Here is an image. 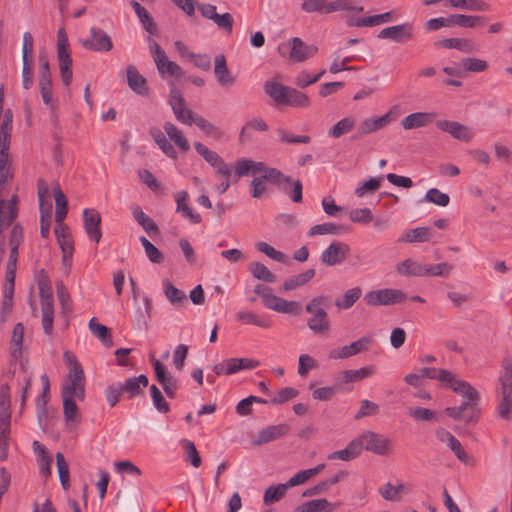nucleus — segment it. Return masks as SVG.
Returning a JSON list of instances; mask_svg holds the SVG:
<instances>
[{
	"instance_id": "obj_1",
	"label": "nucleus",
	"mask_w": 512,
	"mask_h": 512,
	"mask_svg": "<svg viewBox=\"0 0 512 512\" xmlns=\"http://www.w3.org/2000/svg\"><path fill=\"white\" fill-rule=\"evenodd\" d=\"M419 371L423 380L425 378L438 380L441 387L451 389L462 396L463 403L460 406L445 409L449 417L454 420H463L465 423L476 421L479 412L477 408L479 394L474 387L448 370L425 367Z\"/></svg>"
},
{
	"instance_id": "obj_2",
	"label": "nucleus",
	"mask_w": 512,
	"mask_h": 512,
	"mask_svg": "<svg viewBox=\"0 0 512 512\" xmlns=\"http://www.w3.org/2000/svg\"><path fill=\"white\" fill-rule=\"evenodd\" d=\"M63 359L69 370L61 389L63 413L66 421L74 422L78 419V407L75 399L80 401L85 399V375L81 364L72 352L65 351Z\"/></svg>"
},
{
	"instance_id": "obj_3",
	"label": "nucleus",
	"mask_w": 512,
	"mask_h": 512,
	"mask_svg": "<svg viewBox=\"0 0 512 512\" xmlns=\"http://www.w3.org/2000/svg\"><path fill=\"white\" fill-rule=\"evenodd\" d=\"M234 169L238 178L248 175L253 176L251 181V196L253 198H260L267 191L266 182L281 184L290 181V177L261 161L241 158L235 162Z\"/></svg>"
},
{
	"instance_id": "obj_4",
	"label": "nucleus",
	"mask_w": 512,
	"mask_h": 512,
	"mask_svg": "<svg viewBox=\"0 0 512 512\" xmlns=\"http://www.w3.org/2000/svg\"><path fill=\"white\" fill-rule=\"evenodd\" d=\"M23 239V230L19 225H15L10 232V255L9 260L6 266L5 273V290H4V300H3V308L11 309L12 306V294L14 291V280L16 273V264L18 258V248Z\"/></svg>"
},
{
	"instance_id": "obj_5",
	"label": "nucleus",
	"mask_w": 512,
	"mask_h": 512,
	"mask_svg": "<svg viewBox=\"0 0 512 512\" xmlns=\"http://www.w3.org/2000/svg\"><path fill=\"white\" fill-rule=\"evenodd\" d=\"M11 424V395L8 384L0 388V461L8 457Z\"/></svg>"
},
{
	"instance_id": "obj_6",
	"label": "nucleus",
	"mask_w": 512,
	"mask_h": 512,
	"mask_svg": "<svg viewBox=\"0 0 512 512\" xmlns=\"http://www.w3.org/2000/svg\"><path fill=\"white\" fill-rule=\"evenodd\" d=\"M326 299L324 296L313 297L306 304V311L311 314V317L307 321L309 329L318 335L327 334L330 330V321L328 314L324 308Z\"/></svg>"
},
{
	"instance_id": "obj_7",
	"label": "nucleus",
	"mask_w": 512,
	"mask_h": 512,
	"mask_svg": "<svg viewBox=\"0 0 512 512\" xmlns=\"http://www.w3.org/2000/svg\"><path fill=\"white\" fill-rule=\"evenodd\" d=\"M359 443L360 451L363 449L377 455H389L394 450L393 440L372 431H365L356 437Z\"/></svg>"
},
{
	"instance_id": "obj_8",
	"label": "nucleus",
	"mask_w": 512,
	"mask_h": 512,
	"mask_svg": "<svg viewBox=\"0 0 512 512\" xmlns=\"http://www.w3.org/2000/svg\"><path fill=\"white\" fill-rule=\"evenodd\" d=\"M57 57L63 83L68 86L72 80V58L67 34L60 29L57 34Z\"/></svg>"
},
{
	"instance_id": "obj_9",
	"label": "nucleus",
	"mask_w": 512,
	"mask_h": 512,
	"mask_svg": "<svg viewBox=\"0 0 512 512\" xmlns=\"http://www.w3.org/2000/svg\"><path fill=\"white\" fill-rule=\"evenodd\" d=\"M168 104L171 107L176 120L184 125L191 126L197 113L188 108L182 92L176 87L175 82H171V90L168 98Z\"/></svg>"
},
{
	"instance_id": "obj_10",
	"label": "nucleus",
	"mask_w": 512,
	"mask_h": 512,
	"mask_svg": "<svg viewBox=\"0 0 512 512\" xmlns=\"http://www.w3.org/2000/svg\"><path fill=\"white\" fill-rule=\"evenodd\" d=\"M406 295L399 289L384 288L373 290L365 294L364 301L370 306H386L401 303Z\"/></svg>"
},
{
	"instance_id": "obj_11",
	"label": "nucleus",
	"mask_w": 512,
	"mask_h": 512,
	"mask_svg": "<svg viewBox=\"0 0 512 512\" xmlns=\"http://www.w3.org/2000/svg\"><path fill=\"white\" fill-rule=\"evenodd\" d=\"M260 366V362L251 358H229L213 366L216 375H233L242 370H252Z\"/></svg>"
},
{
	"instance_id": "obj_12",
	"label": "nucleus",
	"mask_w": 512,
	"mask_h": 512,
	"mask_svg": "<svg viewBox=\"0 0 512 512\" xmlns=\"http://www.w3.org/2000/svg\"><path fill=\"white\" fill-rule=\"evenodd\" d=\"M41 310H42V327L46 335L53 332L54 307L51 288L44 283H40Z\"/></svg>"
},
{
	"instance_id": "obj_13",
	"label": "nucleus",
	"mask_w": 512,
	"mask_h": 512,
	"mask_svg": "<svg viewBox=\"0 0 512 512\" xmlns=\"http://www.w3.org/2000/svg\"><path fill=\"white\" fill-rule=\"evenodd\" d=\"M140 23L142 24L145 31L148 32L147 42L150 48V52L154 59L157 69L160 71V45L153 38L157 34V25L151 18L148 11L144 8L141 12L137 13Z\"/></svg>"
},
{
	"instance_id": "obj_14",
	"label": "nucleus",
	"mask_w": 512,
	"mask_h": 512,
	"mask_svg": "<svg viewBox=\"0 0 512 512\" xmlns=\"http://www.w3.org/2000/svg\"><path fill=\"white\" fill-rule=\"evenodd\" d=\"M350 254V246L342 241H332L321 253L320 260L327 266L343 263Z\"/></svg>"
},
{
	"instance_id": "obj_15",
	"label": "nucleus",
	"mask_w": 512,
	"mask_h": 512,
	"mask_svg": "<svg viewBox=\"0 0 512 512\" xmlns=\"http://www.w3.org/2000/svg\"><path fill=\"white\" fill-rule=\"evenodd\" d=\"M372 337L364 336L349 345L332 349L329 352V358L333 360L347 359L359 353L365 352L372 344Z\"/></svg>"
},
{
	"instance_id": "obj_16",
	"label": "nucleus",
	"mask_w": 512,
	"mask_h": 512,
	"mask_svg": "<svg viewBox=\"0 0 512 512\" xmlns=\"http://www.w3.org/2000/svg\"><path fill=\"white\" fill-rule=\"evenodd\" d=\"M263 305L269 309L278 313L299 315L302 311V307L297 301L285 300L275 294L272 291L265 295V299L262 301Z\"/></svg>"
},
{
	"instance_id": "obj_17",
	"label": "nucleus",
	"mask_w": 512,
	"mask_h": 512,
	"mask_svg": "<svg viewBox=\"0 0 512 512\" xmlns=\"http://www.w3.org/2000/svg\"><path fill=\"white\" fill-rule=\"evenodd\" d=\"M378 38L389 39L397 43L407 42L413 38V24L405 22L386 27L379 32Z\"/></svg>"
},
{
	"instance_id": "obj_18",
	"label": "nucleus",
	"mask_w": 512,
	"mask_h": 512,
	"mask_svg": "<svg viewBox=\"0 0 512 512\" xmlns=\"http://www.w3.org/2000/svg\"><path fill=\"white\" fill-rule=\"evenodd\" d=\"M437 127L450 134L453 138L463 142L471 141L475 135L473 129L457 121L439 120Z\"/></svg>"
},
{
	"instance_id": "obj_19",
	"label": "nucleus",
	"mask_w": 512,
	"mask_h": 512,
	"mask_svg": "<svg viewBox=\"0 0 512 512\" xmlns=\"http://www.w3.org/2000/svg\"><path fill=\"white\" fill-rule=\"evenodd\" d=\"M211 167L214 169L215 174L219 179L214 184L213 189L217 194L222 195L231 186V179L233 177L232 169L230 165L224 161L223 158H221L216 164L212 165Z\"/></svg>"
},
{
	"instance_id": "obj_20",
	"label": "nucleus",
	"mask_w": 512,
	"mask_h": 512,
	"mask_svg": "<svg viewBox=\"0 0 512 512\" xmlns=\"http://www.w3.org/2000/svg\"><path fill=\"white\" fill-rule=\"evenodd\" d=\"M9 139L0 138V197L5 195L6 182L12 178Z\"/></svg>"
},
{
	"instance_id": "obj_21",
	"label": "nucleus",
	"mask_w": 512,
	"mask_h": 512,
	"mask_svg": "<svg viewBox=\"0 0 512 512\" xmlns=\"http://www.w3.org/2000/svg\"><path fill=\"white\" fill-rule=\"evenodd\" d=\"M91 39L83 42V46L87 49L97 52H108L112 49L113 44L108 34L100 28L92 27L90 30Z\"/></svg>"
},
{
	"instance_id": "obj_22",
	"label": "nucleus",
	"mask_w": 512,
	"mask_h": 512,
	"mask_svg": "<svg viewBox=\"0 0 512 512\" xmlns=\"http://www.w3.org/2000/svg\"><path fill=\"white\" fill-rule=\"evenodd\" d=\"M290 59L293 62H303L311 57H313L318 48L315 45H307L304 41H302L298 37H294L290 40Z\"/></svg>"
},
{
	"instance_id": "obj_23",
	"label": "nucleus",
	"mask_w": 512,
	"mask_h": 512,
	"mask_svg": "<svg viewBox=\"0 0 512 512\" xmlns=\"http://www.w3.org/2000/svg\"><path fill=\"white\" fill-rule=\"evenodd\" d=\"M83 221L85 232L88 235L89 239L96 243H99L102 237V232L100 229V214L94 209H84Z\"/></svg>"
},
{
	"instance_id": "obj_24",
	"label": "nucleus",
	"mask_w": 512,
	"mask_h": 512,
	"mask_svg": "<svg viewBox=\"0 0 512 512\" xmlns=\"http://www.w3.org/2000/svg\"><path fill=\"white\" fill-rule=\"evenodd\" d=\"M395 115V108H392L384 115L364 119L360 125V133L367 135L386 127L395 119Z\"/></svg>"
},
{
	"instance_id": "obj_25",
	"label": "nucleus",
	"mask_w": 512,
	"mask_h": 512,
	"mask_svg": "<svg viewBox=\"0 0 512 512\" xmlns=\"http://www.w3.org/2000/svg\"><path fill=\"white\" fill-rule=\"evenodd\" d=\"M411 491L410 484L397 481L395 484L388 482L379 489L380 495L387 501H400L403 495Z\"/></svg>"
},
{
	"instance_id": "obj_26",
	"label": "nucleus",
	"mask_w": 512,
	"mask_h": 512,
	"mask_svg": "<svg viewBox=\"0 0 512 512\" xmlns=\"http://www.w3.org/2000/svg\"><path fill=\"white\" fill-rule=\"evenodd\" d=\"M435 116L432 112H414L402 119L401 126L404 130L423 128L431 124Z\"/></svg>"
},
{
	"instance_id": "obj_27",
	"label": "nucleus",
	"mask_w": 512,
	"mask_h": 512,
	"mask_svg": "<svg viewBox=\"0 0 512 512\" xmlns=\"http://www.w3.org/2000/svg\"><path fill=\"white\" fill-rule=\"evenodd\" d=\"M174 199L177 204V212L181 213L185 219L193 224H198L201 222V216L196 213L188 204V193L185 190L177 191L174 194Z\"/></svg>"
},
{
	"instance_id": "obj_28",
	"label": "nucleus",
	"mask_w": 512,
	"mask_h": 512,
	"mask_svg": "<svg viewBox=\"0 0 512 512\" xmlns=\"http://www.w3.org/2000/svg\"><path fill=\"white\" fill-rule=\"evenodd\" d=\"M174 199L177 204V212L181 213L185 219L193 224H198L201 222V216L196 213L188 204V193L185 190L177 191L174 194Z\"/></svg>"
},
{
	"instance_id": "obj_29",
	"label": "nucleus",
	"mask_w": 512,
	"mask_h": 512,
	"mask_svg": "<svg viewBox=\"0 0 512 512\" xmlns=\"http://www.w3.org/2000/svg\"><path fill=\"white\" fill-rule=\"evenodd\" d=\"M127 84L129 88L140 96H147L149 88L146 79L139 73L135 65L130 64L127 67Z\"/></svg>"
},
{
	"instance_id": "obj_30",
	"label": "nucleus",
	"mask_w": 512,
	"mask_h": 512,
	"mask_svg": "<svg viewBox=\"0 0 512 512\" xmlns=\"http://www.w3.org/2000/svg\"><path fill=\"white\" fill-rule=\"evenodd\" d=\"M214 75L218 84L222 87L232 86L236 81V77L228 70L226 58L223 54H219L215 57Z\"/></svg>"
},
{
	"instance_id": "obj_31",
	"label": "nucleus",
	"mask_w": 512,
	"mask_h": 512,
	"mask_svg": "<svg viewBox=\"0 0 512 512\" xmlns=\"http://www.w3.org/2000/svg\"><path fill=\"white\" fill-rule=\"evenodd\" d=\"M289 426L287 424H278L268 426L258 432L254 444L262 445L276 439H279L289 432Z\"/></svg>"
},
{
	"instance_id": "obj_32",
	"label": "nucleus",
	"mask_w": 512,
	"mask_h": 512,
	"mask_svg": "<svg viewBox=\"0 0 512 512\" xmlns=\"http://www.w3.org/2000/svg\"><path fill=\"white\" fill-rule=\"evenodd\" d=\"M393 20V12H385L382 14L365 16L359 18H350L347 20L349 26L355 27H373Z\"/></svg>"
},
{
	"instance_id": "obj_33",
	"label": "nucleus",
	"mask_w": 512,
	"mask_h": 512,
	"mask_svg": "<svg viewBox=\"0 0 512 512\" xmlns=\"http://www.w3.org/2000/svg\"><path fill=\"white\" fill-rule=\"evenodd\" d=\"M396 271L405 277H425V263L408 258L397 264Z\"/></svg>"
},
{
	"instance_id": "obj_34",
	"label": "nucleus",
	"mask_w": 512,
	"mask_h": 512,
	"mask_svg": "<svg viewBox=\"0 0 512 512\" xmlns=\"http://www.w3.org/2000/svg\"><path fill=\"white\" fill-rule=\"evenodd\" d=\"M340 503H331L325 498L310 500L298 505L294 512H332Z\"/></svg>"
},
{
	"instance_id": "obj_35",
	"label": "nucleus",
	"mask_w": 512,
	"mask_h": 512,
	"mask_svg": "<svg viewBox=\"0 0 512 512\" xmlns=\"http://www.w3.org/2000/svg\"><path fill=\"white\" fill-rule=\"evenodd\" d=\"M374 373L375 367L372 365L364 366L355 370H344L339 374L338 382L341 384L359 382L371 377Z\"/></svg>"
},
{
	"instance_id": "obj_36",
	"label": "nucleus",
	"mask_w": 512,
	"mask_h": 512,
	"mask_svg": "<svg viewBox=\"0 0 512 512\" xmlns=\"http://www.w3.org/2000/svg\"><path fill=\"white\" fill-rule=\"evenodd\" d=\"M439 46L446 49H456L466 54L477 50L476 44L469 38H446L439 42Z\"/></svg>"
},
{
	"instance_id": "obj_37",
	"label": "nucleus",
	"mask_w": 512,
	"mask_h": 512,
	"mask_svg": "<svg viewBox=\"0 0 512 512\" xmlns=\"http://www.w3.org/2000/svg\"><path fill=\"white\" fill-rule=\"evenodd\" d=\"M289 88L275 79L268 80L264 84L265 93L278 105H283Z\"/></svg>"
},
{
	"instance_id": "obj_38",
	"label": "nucleus",
	"mask_w": 512,
	"mask_h": 512,
	"mask_svg": "<svg viewBox=\"0 0 512 512\" xmlns=\"http://www.w3.org/2000/svg\"><path fill=\"white\" fill-rule=\"evenodd\" d=\"M193 124H195L205 136L212 138L215 141H220L224 138L225 134L223 130L209 122L204 117L197 114V116L193 120Z\"/></svg>"
},
{
	"instance_id": "obj_39",
	"label": "nucleus",
	"mask_w": 512,
	"mask_h": 512,
	"mask_svg": "<svg viewBox=\"0 0 512 512\" xmlns=\"http://www.w3.org/2000/svg\"><path fill=\"white\" fill-rule=\"evenodd\" d=\"M356 126V118L354 116H346L337 121L329 130L328 136L330 138L338 139L351 131Z\"/></svg>"
},
{
	"instance_id": "obj_40",
	"label": "nucleus",
	"mask_w": 512,
	"mask_h": 512,
	"mask_svg": "<svg viewBox=\"0 0 512 512\" xmlns=\"http://www.w3.org/2000/svg\"><path fill=\"white\" fill-rule=\"evenodd\" d=\"M360 446L356 438L351 440L344 449L328 454L329 460L351 461L360 455Z\"/></svg>"
},
{
	"instance_id": "obj_41",
	"label": "nucleus",
	"mask_w": 512,
	"mask_h": 512,
	"mask_svg": "<svg viewBox=\"0 0 512 512\" xmlns=\"http://www.w3.org/2000/svg\"><path fill=\"white\" fill-rule=\"evenodd\" d=\"M4 88L0 87V138L10 139L12 130V111L10 109L3 113Z\"/></svg>"
},
{
	"instance_id": "obj_42",
	"label": "nucleus",
	"mask_w": 512,
	"mask_h": 512,
	"mask_svg": "<svg viewBox=\"0 0 512 512\" xmlns=\"http://www.w3.org/2000/svg\"><path fill=\"white\" fill-rule=\"evenodd\" d=\"M164 130L169 139L174 142L180 151L187 152L189 150L190 144L181 129L173 123L167 122L164 125Z\"/></svg>"
},
{
	"instance_id": "obj_43",
	"label": "nucleus",
	"mask_w": 512,
	"mask_h": 512,
	"mask_svg": "<svg viewBox=\"0 0 512 512\" xmlns=\"http://www.w3.org/2000/svg\"><path fill=\"white\" fill-rule=\"evenodd\" d=\"M314 276V269H308L300 274L291 276L284 281L282 285V291L288 292L300 288L310 282Z\"/></svg>"
},
{
	"instance_id": "obj_44",
	"label": "nucleus",
	"mask_w": 512,
	"mask_h": 512,
	"mask_svg": "<svg viewBox=\"0 0 512 512\" xmlns=\"http://www.w3.org/2000/svg\"><path fill=\"white\" fill-rule=\"evenodd\" d=\"M447 5L471 12L488 11L490 5L484 0H447Z\"/></svg>"
},
{
	"instance_id": "obj_45",
	"label": "nucleus",
	"mask_w": 512,
	"mask_h": 512,
	"mask_svg": "<svg viewBox=\"0 0 512 512\" xmlns=\"http://www.w3.org/2000/svg\"><path fill=\"white\" fill-rule=\"evenodd\" d=\"M52 190H53V195H54L55 204H56L55 221L56 222L64 221V219L68 213L67 198L58 184L55 185L52 188Z\"/></svg>"
},
{
	"instance_id": "obj_46",
	"label": "nucleus",
	"mask_w": 512,
	"mask_h": 512,
	"mask_svg": "<svg viewBox=\"0 0 512 512\" xmlns=\"http://www.w3.org/2000/svg\"><path fill=\"white\" fill-rule=\"evenodd\" d=\"M236 318L244 324L255 325L261 328H269L271 323L268 319L257 315L249 310H240L236 314Z\"/></svg>"
},
{
	"instance_id": "obj_47",
	"label": "nucleus",
	"mask_w": 512,
	"mask_h": 512,
	"mask_svg": "<svg viewBox=\"0 0 512 512\" xmlns=\"http://www.w3.org/2000/svg\"><path fill=\"white\" fill-rule=\"evenodd\" d=\"M324 468V464H319L314 468L299 471L286 482V486L291 488L303 484L313 476L320 473Z\"/></svg>"
},
{
	"instance_id": "obj_48",
	"label": "nucleus",
	"mask_w": 512,
	"mask_h": 512,
	"mask_svg": "<svg viewBox=\"0 0 512 512\" xmlns=\"http://www.w3.org/2000/svg\"><path fill=\"white\" fill-rule=\"evenodd\" d=\"M120 385L123 388V392L128 393L131 398L140 393L141 387H146L148 385V378L145 375H140L138 377L129 378L125 383Z\"/></svg>"
},
{
	"instance_id": "obj_49",
	"label": "nucleus",
	"mask_w": 512,
	"mask_h": 512,
	"mask_svg": "<svg viewBox=\"0 0 512 512\" xmlns=\"http://www.w3.org/2000/svg\"><path fill=\"white\" fill-rule=\"evenodd\" d=\"M248 270L254 278L267 282L273 283L276 280V275L273 274L263 263L252 262L248 266Z\"/></svg>"
},
{
	"instance_id": "obj_50",
	"label": "nucleus",
	"mask_w": 512,
	"mask_h": 512,
	"mask_svg": "<svg viewBox=\"0 0 512 512\" xmlns=\"http://www.w3.org/2000/svg\"><path fill=\"white\" fill-rule=\"evenodd\" d=\"M24 336V326L22 323H17L12 331L10 350L13 358L17 359L22 353V342Z\"/></svg>"
},
{
	"instance_id": "obj_51",
	"label": "nucleus",
	"mask_w": 512,
	"mask_h": 512,
	"mask_svg": "<svg viewBox=\"0 0 512 512\" xmlns=\"http://www.w3.org/2000/svg\"><path fill=\"white\" fill-rule=\"evenodd\" d=\"M40 212H41V225L40 232L43 238H48L50 233L52 205L43 203V196L40 193Z\"/></svg>"
},
{
	"instance_id": "obj_52",
	"label": "nucleus",
	"mask_w": 512,
	"mask_h": 512,
	"mask_svg": "<svg viewBox=\"0 0 512 512\" xmlns=\"http://www.w3.org/2000/svg\"><path fill=\"white\" fill-rule=\"evenodd\" d=\"M288 488L289 487L286 486V483L269 486L264 492V504L271 505L279 501L285 496Z\"/></svg>"
},
{
	"instance_id": "obj_53",
	"label": "nucleus",
	"mask_w": 512,
	"mask_h": 512,
	"mask_svg": "<svg viewBox=\"0 0 512 512\" xmlns=\"http://www.w3.org/2000/svg\"><path fill=\"white\" fill-rule=\"evenodd\" d=\"M310 104L309 97L294 88H289L283 105H289L293 107H308Z\"/></svg>"
},
{
	"instance_id": "obj_54",
	"label": "nucleus",
	"mask_w": 512,
	"mask_h": 512,
	"mask_svg": "<svg viewBox=\"0 0 512 512\" xmlns=\"http://www.w3.org/2000/svg\"><path fill=\"white\" fill-rule=\"evenodd\" d=\"M362 290L359 287H354L347 290L341 298L336 299L335 305L339 309H349L361 297Z\"/></svg>"
},
{
	"instance_id": "obj_55",
	"label": "nucleus",
	"mask_w": 512,
	"mask_h": 512,
	"mask_svg": "<svg viewBox=\"0 0 512 512\" xmlns=\"http://www.w3.org/2000/svg\"><path fill=\"white\" fill-rule=\"evenodd\" d=\"M182 447L184 450V460L193 467L198 468L201 465V457L195 444L190 440H183Z\"/></svg>"
},
{
	"instance_id": "obj_56",
	"label": "nucleus",
	"mask_w": 512,
	"mask_h": 512,
	"mask_svg": "<svg viewBox=\"0 0 512 512\" xmlns=\"http://www.w3.org/2000/svg\"><path fill=\"white\" fill-rule=\"evenodd\" d=\"M485 18L479 15L456 14L453 15V23L462 28H475L483 24Z\"/></svg>"
},
{
	"instance_id": "obj_57",
	"label": "nucleus",
	"mask_w": 512,
	"mask_h": 512,
	"mask_svg": "<svg viewBox=\"0 0 512 512\" xmlns=\"http://www.w3.org/2000/svg\"><path fill=\"white\" fill-rule=\"evenodd\" d=\"M422 202L433 203L440 207H446L450 202V197L448 194L441 192L437 188H431L426 192Z\"/></svg>"
},
{
	"instance_id": "obj_58",
	"label": "nucleus",
	"mask_w": 512,
	"mask_h": 512,
	"mask_svg": "<svg viewBox=\"0 0 512 512\" xmlns=\"http://www.w3.org/2000/svg\"><path fill=\"white\" fill-rule=\"evenodd\" d=\"M89 329L95 337L102 341L104 345H111L109 329L106 326L100 324L96 318H92L89 321Z\"/></svg>"
},
{
	"instance_id": "obj_59",
	"label": "nucleus",
	"mask_w": 512,
	"mask_h": 512,
	"mask_svg": "<svg viewBox=\"0 0 512 512\" xmlns=\"http://www.w3.org/2000/svg\"><path fill=\"white\" fill-rule=\"evenodd\" d=\"M164 294L169 302L174 306H182L187 303L185 292L179 290L170 283L166 284Z\"/></svg>"
},
{
	"instance_id": "obj_60",
	"label": "nucleus",
	"mask_w": 512,
	"mask_h": 512,
	"mask_svg": "<svg viewBox=\"0 0 512 512\" xmlns=\"http://www.w3.org/2000/svg\"><path fill=\"white\" fill-rule=\"evenodd\" d=\"M430 239V230L427 227H417L409 230L401 238V241L414 243V242H426Z\"/></svg>"
},
{
	"instance_id": "obj_61",
	"label": "nucleus",
	"mask_w": 512,
	"mask_h": 512,
	"mask_svg": "<svg viewBox=\"0 0 512 512\" xmlns=\"http://www.w3.org/2000/svg\"><path fill=\"white\" fill-rule=\"evenodd\" d=\"M179 387V381L171 373L167 372L162 366V389L165 394L173 398L175 397L176 391Z\"/></svg>"
},
{
	"instance_id": "obj_62",
	"label": "nucleus",
	"mask_w": 512,
	"mask_h": 512,
	"mask_svg": "<svg viewBox=\"0 0 512 512\" xmlns=\"http://www.w3.org/2000/svg\"><path fill=\"white\" fill-rule=\"evenodd\" d=\"M349 219L356 224L367 225L371 223L374 218L370 208H355L349 212Z\"/></svg>"
},
{
	"instance_id": "obj_63",
	"label": "nucleus",
	"mask_w": 512,
	"mask_h": 512,
	"mask_svg": "<svg viewBox=\"0 0 512 512\" xmlns=\"http://www.w3.org/2000/svg\"><path fill=\"white\" fill-rule=\"evenodd\" d=\"M461 65L466 72L481 73L487 70L488 63L486 60L468 57L461 61Z\"/></svg>"
},
{
	"instance_id": "obj_64",
	"label": "nucleus",
	"mask_w": 512,
	"mask_h": 512,
	"mask_svg": "<svg viewBox=\"0 0 512 512\" xmlns=\"http://www.w3.org/2000/svg\"><path fill=\"white\" fill-rule=\"evenodd\" d=\"M500 381L502 384V391L512 393V359H505L503 361Z\"/></svg>"
}]
</instances>
